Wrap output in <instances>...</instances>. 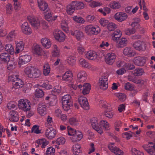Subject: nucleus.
I'll use <instances>...</instances> for the list:
<instances>
[{"mask_svg":"<svg viewBox=\"0 0 155 155\" xmlns=\"http://www.w3.org/2000/svg\"><path fill=\"white\" fill-rule=\"evenodd\" d=\"M24 71L26 76L30 78H38L41 74V72L39 70L31 66H28L26 68Z\"/></svg>","mask_w":155,"mask_h":155,"instance_id":"1","label":"nucleus"},{"mask_svg":"<svg viewBox=\"0 0 155 155\" xmlns=\"http://www.w3.org/2000/svg\"><path fill=\"white\" fill-rule=\"evenodd\" d=\"M85 32L88 35H97L99 34L101 31L100 28L97 25H87L85 28Z\"/></svg>","mask_w":155,"mask_h":155,"instance_id":"2","label":"nucleus"},{"mask_svg":"<svg viewBox=\"0 0 155 155\" xmlns=\"http://www.w3.org/2000/svg\"><path fill=\"white\" fill-rule=\"evenodd\" d=\"M18 106L20 109L27 111L31 110V106L30 102L27 99H22L19 100Z\"/></svg>","mask_w":155,"mask_h":155,"instance_id":"3","label":"nucleus"},{"mask_svg":"<svg viewBox=\"0 0 155 155\" xmlns=\"http://www.w3.org/2000/svg\"><path fill=\"white\" fill-rule=\"evenodd\" d=\"M133 46L136 50L139 51H145L147 47L146 43L140 40L134 42L133 44Z\"/></svg>","mask_w":155,"mask_h":155,"instance_id":"4","label":"nucleus"},{"mask_svg":"<svg viewBox=\"0 0 155 155\" xmlns=\"http://www.w3.org/2000/svg\"><path fill=\"white\" fill-rule=\"evenodd\" d=\"M107 77L106 76H103L100 78L99 80V85L100 88L105 90L108 87Z\"/></svg>","mask_w":155,"mask_h":155,"instance_id":"5","label":"nucleus"},{"mask_svg":"<svg viewBox=\"0 0 155 155\" xmlns=\"http://www.w3.org/2000/svg\"><path fill=\"white\" fill-rule=\"evenodd\" d=\"M91 122L92 126L94 129L100 134L103 133L102 128L101 126L99 124L97 119L96 118H92L91 120Z\"/></svg>","mask_w":155,"mask_h":155,"instance_id":"6","label":"nucleus"},{"mask_svg":"<svg viewBox=\"0 0 155 155\" xmlns=\"http://www.w3.org/2000/svg\"><path fill=\"white\" fill-rule=\"evenodd\" d=\"M27 18L31 25L34 28L37 29L40 27V21L37 17L29 16Z\"/></svg>","mask_w":155,"mask_h":155,"instance_id":"7","label":"nucleus"},{"mask_svg":"<svg viewBox=\"0 0 155 155\" xmlns=\"http://www.w3.org/2000/svg\"><path fill=\"white\" fill-rule=\"evenodd\" d=\"M116 56L114 53H108L105 56V61L108 64L112 65L115 62Z\"/></svg>","mask_w":155,"mask_h":155,"instance_id":"8","label":"nucleus"},{"mask_svg":"<svg viewBox=\"0 0 155 155\" xmlns=\"http://www.w3.org/2000/svg\"><path fill=\"white\" fill-rule=\"evenodd\" d=\"M108 147L112 152L116 155H124L123 151L114 145L113 143H111L109 144Z\"/></svg>","mask_w":155,"mask_h":155,"instance_id":"9","label":"nucleus"},{"mask_svg":"<svg viewBox=\"0 0 155 155\" xmlns=\"http://www.w3.org/2000/svg\"><path fill=\"white\" fill-rule=\"evenodd\" d=\"M57 134L56 130L53 127L47 129L45 131V137L48 139H51L55 137Z\"/></svg>","mask_w":155,"mask_h":155,"instance_id":"10","label":"nucleus"},{"mask_svg":"<svg viewBox=\"0 0 155 155\" xmlns=\"http://www.w3.org/2000/svg\"><path fill=\"white\" fill-rule=\"evenodd\" d=\"M46 107L45 103H40L38 105L37 110L38 113L41 116H43L46 114Z\"/></svg>","mask_w":155,"mask_h":155,"instance_id":"11","label":"nucleus"},{"mask_svg":"<svg viewBox=\"0 0 155 155\" xmlns=\"http://www.w3.org/2000/svg\"><path fill=\"white\" fill-rule=\"evenodd\" d=\"M127 15L124 12H118L114 15V18L117 21L121 22L126 20L127 18Z\"/></svg>","mask_w":155,"mask_h":155,"instance_id":"12","label":"nucleus"},{"mask_svg":"<svg viewBox=\"0 0 155 155\" xmlns=\"http://www.w3.org/2000/svg\"><path fill=\"white\" fill-rule=\"evenodd\" d=\"M146 58L143 57L138 56L135 57L133 60L134 64L139 66H143L146 63Z\"/></svg>","mask_w":155,"mask_h":155,"instance_id":"13","label":"nucleus"},{"mask_svg":"<svg viewBox=\"0 0 155 155\" xmlns=\"http://www.w3.org/2000/svg\"><path fill=\"white\" fill-rule=\"evenodd\" d=\"M78 102L81 106L84 109L87 110L89 109V104L86 97L81 96L78 99Z\"/></svg>","mask_w":155,"mask_h":155,"instance_id":"14","label":"nucleus"},{"mask_svg":"<svg viewBox=\"0 0 155 155\" xmlns=\"http://www.w3.org/2000/svg\"><path fill=\"white\" fill-rule=\"evenodd\" d=\"M48 143V141L45 138L38 139L35 142L36 147H41L42 148H45Z\"/></svg>","mask_w":155,"mask_h":155,"instance_id":"15","label":"nucleus"},{"mask_svg":"<svg viewBox=\"0 0 155 155\" xmlns=\"http://www.w3.org/2000/svg\"><path fill=\"white\" fill-rule=\"evenodd\" d=\"M143 147L150 155H155V144H152V145H145Z\"/></svg>","mask_w":155,"mask_h":155,"instance_id":"16","label":"nucleus"},{"mask_svg":"<svg viewBox=\"0 0 155 155\" xmlns=\"http://www.w3.org/2000/svg\"><path fill=\"white\" fill-rule=\"evenodd\" d=\"M78 87L81 90V88L83 87L82 92L84 95L88 94L89 93L91 89L90 84L87 83H84L83 86L81 84H79Z\"/></svg>","mask_w":155,"mask_h":155,"instance_id":"17","label":"nucleus"},{"mask_svg":"<svg viewBox=\"0 0 155 155\" xmlns=\"http://www.w3.org/2000/svg\"><path fill=\"white\" fill-rule=\"evenodd\" d=\"M54 36L55 39L60 42L63 41L65 38L64 34L61 31H56L54 33Z\"/></svg>","mask_w":155,"mask_h":155,"instance_id":"18","label":"nucleus"},{"mask_svg":"<svg viewBox=\"0 0 155 155\" xmlns=\"http://www.w3.org/2000/svg\"><path fill=\"white\" fill-rule=\"evenodd\" d=\"M123 54L128 57H134L136 54L135 51L130 47H126L123 51Z\"/></svg>","mask_w":155,"mask_h":155,"instance_id":"19","label":"nucleus"},{"mask_svg":"<svg viewBox=\"0 0 155 155\" xmlns=\"http://www.w3.org/2000/svg\"><path fill=\"white\" fill-rule=\"evenodd\" d=\"M21 28L22 32L25 34L29 35L31 33V30L27 22H24L22 25Z\"/></svg>","mask_w":155,"mask_h":155,"instance_id":"20","label":"nucleus"},{"mask_svg":"<svg viewBox=\"0 0 155 155\" xmlns=\"http://www.w3.org/2000/svg\"><path fill=\"white\" fill-rule=\"evenodd\" d=\"M70 33L71 35L74 36L78 40H80L84 36L83 33L78 30H76L74 29L71 30Z\"/></svg>","mask_w":155,"mask_h":155,"instance_id":"21","label":"nucleus"},{"mask_svg":"<svg viewBox=\"0 0 155 155\" xmlns=\"http://www.w3.org/2000/svg\"><path fill=\"white\" fill-rule=\"evenodd\" d=\"M83 137L82 133L79 130H77L75 134L71 137V139L73 142H76L80 141Z\"/></svg>","mask_w":155,"mask_h":155,"instance_id":"22","label":"nucleus"},{"mask_svg":"<svg viewBox=\"0 0 155 155\" xmlns=\"http://www.w3.org/2000/svg\"><path fill=\"white\" fill-rule=\"evenodd\" d=\"M87 79V74L84 71H81L77 75V81L79 82L83 83Z\"/></svg>","mask_w":155,"mask_h":155,"instance_id":"23","label":"nucleus"},{"mask_svg":"<svg viewBox=\"0 0 155 155\" xmlns=\"http://www.w3.org/2000/svg\"><path fill=\"white\" fill-rule=\"evenodd\" d=\"M31 58V57L28 55L21 56L19 58L18 64L21 65L27 63L30 61Z\"/></svg>","mask_w":155,"mask_h":155,"instance_id":"24","label":"nucleus"},{"mask_svg":"<svg viewBox=\"0 0 155 155\" xmlns=\"http://www.w3.org/2000/svg\"><path fill=\"white\" fill-rule=\"evenodd\" d=\"M15 42L16 44V47L15 53V54H17L24 50L25 43L22 41L18 42V41H16Z\"/></svg>","mask_w":155,"mask_h":155,"instance_id":"25","label":"nucleus"},{"mask_svg":"<svg viewBox=\"0 0 155 155\" xmlns=\"http://www.w3.org/2000/svg\"><path fill=\"white\" fill-rule=\"evenodd\" d=\"M86 58L89 60H94L96 59L97 57L96 53L92 50H90L85 54Z\"/></svg>","mask_w":155,"mask_h":155,"instance_id":"26","label":"nucleus"},{"mask_svg":"<svg viewBox=\"0 0 155 155\" xmlns=\"http://www.w3.org/2000/svg\"><path fill=\"white\" fill-rule=\"evenodd\" d=\"M37 2L40 10L47 11L48 5L44 0H38Z\"/></svg>","mask_w":155,"mask_h":155,"instance_id":"27","label":"nucleus"},{"mask_svg":"<svg viewBox=\"0 0 155 155\" xmlns=\"http://www.w3.org/2000/svg\"><path fill=\"white\" fill-rule=\"evenodd\" d=\"M73 75L71 71L66 72L62 76V79L63 81H70L72 80Z\"/></svg>","mask_w":155,"mask_h":155,"instance_id":"28","label":"nucleus"},{"mask_svg":"<svg viewBox=\"0 0 155 155\" xmlns=\"http://www.w3.org/2000/svg\"><path fill=\"white\" fill-rule=\"evenodd\" d=\"M19 119L18 115L17 112L11 111L9 114V120L12 122H17Z\"/></svg>","mask_w":155,"mask_h":155,"instance_id":"29","label":"nucleus"},{"mask_svg":"<svg viewBox=\"0 0 155 155\" xmlns=\"http://www.w3.org/2000/svg\"><path fill=\"white\" fill-rule=\"evenodd\" d=\"M79 64L81 66L84 68L90 69L91 67V64L83 58H81L79 59Z\"/></svg>","mask_w":155,"mask_h":155,"instance_id":"30","label":"nucleus"},{"mask_svg":"<svg viewBox=\"0 0 155 155\" xmlns=\"http://www.w3.org/2000/svg\"><path fill=\"white\" fill-rule=\"evenodd\" d=\"M41 42L43 46L46 48H49L51 46V42L50 40L47 38H42L41 40Z\"/></svg>","mask_w":155,"mask_h":155,"instance_id":"31","label":"nucleus"},{"mask_svg":"<svg viewBox=\"0 0 155 155\" xmlns=\"http://www.w3.org/2000/svg\"><path fill=\"white\" fill-rule=\"evenodd\" d=\"M127 40L126 38H122L119 42L116 44V47L118 48H122L127 45Z\"/></svg>","mask_w":155,"mask_h":155,"instance_id":"32","label":"nucleus"},{"mask_svg":"<svg viewBox=\"0 0 155 155\" xmlns=\"http://www.w3.org/2000/svg\"><path fill=\"white\" fill-rule=\"evenodd\" d=\"M72 150L74 155H78L81 151V146L78 143L76 144L73 146Z\"/></svg>","mask_w":155,"mask_h":155,"instance_id":"33","label":"nucleus"},{"mask_svg":"<svg viewBox=\"0 0 155 155\" xmlns=\"http://www.w3.org/2000/svg\"><path fill=\"white\" fill-rule=\"evenodd\" d=\"M10 56L9 54L4 52L2 53L0 55V58L1 61L5 62L9 61L10 59Z\"/></svg>","mask_w":155,"mask_h":155,"instance_id":"34","label":"nucleus"},{"mask_svg":"<svg viewBox=\"0 0 155 155\" xmlns=\"http://www.w3.org/2000/svg\"><path fill=\"white\" fill-rule=\"evenodd\" d=\"M72 4L74 6V8L76 10L82 9L84 6L83 3L81 2L73 1L72 2Z\"/></svg>","mask_w":155,"mask_h":155,"instance_id":"35","label":"nucleus"},{"mask_svg":"<svg viewBox=\"0 0 155 155\" xmlns=\"http://www.w3.org/2000/svg\"><path fill=\"white\" fill-rule=\"evenodd\" d=\"M7 62V68L8 70H12L15 68L17 63L15 60H9Z\"/></svg>","mask_w":155,"mask_h":155,"instance_id":"36","label":"nucleus"},{"mask_svg":"<svg viewBox=\"0 0 155 155\" xmlns=\"http://www.w3.org/2000/svg\"><path fill=\"white\" fill-rule=\"evenodd\" d=\"M109 6L113 9H117L120 8L121 5L118 2L113 1L110 3Z\"/></svg>","mask_w":155,"mask_h":155,"instance_id":"37","label":"nucleus"},{"mask_svg":"<svg viewBox=\"0 0 155 155\" xmlns=\"http://www.w3.org/2000/svg\"><path fill=\"white\" fill-rule=\"evenodd\" d=\"M13 87L12 89L14 88L15 89L20 88L22 87L23 85V82L21 80L19 79L18 80H17L15 82H13Z\"/></svg>","mask_w":155,"mask_h":155,"instance_id":"38","label":"nucleus"},{"mask_svg":"<svg viewBox=\"0 0 155 155\" xmlns=\"http://www.w3.org/2000/svg\"><path fill=\"white\" fill-rule=\"evenodd\" d=\"M33 50L34 53L38 55H41L43 51L42 48L40 45L37 44H35L34 46Z\"/></svg>","mask_w":155,"mask_h":155,"instance_id":"39","label":"nucleus"},{"mask_svg":"<svg viewBox=\"0 0 155 155\" xmlns=\"http://www.w3.org/2000/svg\"><path fill=\"white\" fill-rule=\"evenodd\" d=\"M17 35V32L14 30L11 31L7 36V38L9 41H12Z\"/></svg>","mask_w":155,"mask_h":155,"instance_id":"40","label":"nucleus"},{"mask_svg":"<svg viewBox=\"0 0 155 155\" xmlns=\"http://www.w3.org/2000/svg\"><path fill=\"white\" fill-rule=\"evenodd\" d=\"M100 125L102 129H104L105 130H108L109 129V125L108 122L106 120H101L100 123Z\"/></svg>","mask_w":155,"mask_h":155,"instance_id":"41","label":"nucleus"},{"mask_svg":"<svg viewBox=\"0 0 155 155\" xmlns=\"http://www.w3.org/2000/svg\"><path fill=\"white\" fill-rule=\"evenodd\" d=\"M144 73L143 69L140 68H136L133 71V74L136 76H139L142 75Z\"/></svg>","mask_w":155,"mask_h":155,"instance_id":"42","label":"nucleus"},{"mask_svg":"<svg viewBox=\"0 0 155 155\" xmlns=\"http://www.w3.org/2000/svg\"><path fill=\"white\" fill-rule=\"evenodd\" d=\"M5 49L6 51L10 54H12L14 52L13 47L11 44H7L5 47Z\"/></svg>","mask_w":155,"mask_h":155,"instance_id":"43","label":"nucleus"},{"mask_svg":"<svg viewBox=\"0 0 155 155\" xmlns=\"http://www.w3.org/2000/svg\"><path fill=\"white\" fill-rule=\"evenodd\" d=\"M62 107L64 110L68 111L69 110L72 106V101L68 102L66 103H62Z\"/></svg>","mask_w":155,"mask_h":155,"instance_id":"44","label":"nucleus"},{"mask_svg":"<svg viewBox=\"0 0 155 155\" xmlns=\"http://www.w3.org/2000/svg\"><path fill=\"white\" fill-rule=\"evenodd\" d=\"M75 9L72 2L67 6L66 11L68 14L71 15L74 12Z\"/></svg>","mask_w":155,"mask_h":155,"instance_id":"45","label":"nucleus"},{"mask_svg":"<svg viewBox=\"0 0 155 155\" xmlns=\"http://www.w3.org/2000/svg\"><path fill=\"white\" fill-rule=\"evenodd\" d=\"M137 31L135 28H127L125 30V33L126 35L130 36L136 33Z\"/></svg>","mask_w":155,"mask_h":155,"instance_id":"46","label":"nucleus"},{"mask_svg":"<svg viewBox=\"0 0 155 155\" xmlns=\"http://www.w3.org/2000/svg\"><path fill=\"white\" fill-rule=\"evenodd\" d=\"M50 68L49 65L48 63L45 64L43 66V73L44 75L47 76L50 73Z\"/></svg>","mask_w":155,"mask_h":155,"instance_id":"47","label":"nucleus"},{"mask_svg":"<svg viewBox=\"0 0 155 155\" xmlns=\"http://www.w3.org/2000/svg\"><path fill=\"white\" fill-rule=\"evenodd\" d=\"M61 92V87L58 86L55 87L51 91L52 94L54 96L57 95Z\"/></svg>","mask_w":155,"mask_h":155,"instance_id":"48","label":"nucleus"},{"mask_svg":"<svg viewBox=\"0 0 155 155\" xmlns=\"http://www.w3.org/2000/svg\"><path fill=\"white\" fill-rule=\"evenodd\" d=\"M35 97L37 98H41L44 95L43 91L39 88H37L35 92Z\"/></svg>","mask_w":155,"mask_h":155,"instance_id":"49","label":"nucleus"},{"mask_svg":"<svg viewBox=\"0 0 155 155\" xmlns=\"http://www.w3.org/2000/svg\"><path fill=\"white\" fill-rule=\"evenodd\" d=\"M61 28L62 30L66 33H68L69 29L68 24L65 21H63L61 24Z\"/></svg>","mask_w":155,"mask_h":155,"instance_id":"50","label":"nucleus"},{"mask_svg":"<svg viewBox=\"0 0 155 155\" xmlns=\"http://www.w3.org/2000/svg\"><path fill=\"white\" fill-rule=\"evenodd\" d=\"M31 132L36 134L41 133V130H39V126L37 125H34L31 129Z\"/></svg>","mask_w":155,"mask_h":155,"instance_id":"51","label":"nucleus"},{"mask_svg":"<svg viewBox=\"0 0 155 155\" xmlns=\"http://www.w3.org/2000/svg\"><path fill=\"white\" fill-rule=\"evenodd\" d=\"M99 105L103 108L110 109V105L108 104L107 102L104 100H101L99 101Z\"/></svg>","mask_w":155,"mask_h":155,"instance_id":"52","label":"nucleus"},{"mask_svg":"<svg viewBox=\"0 0 155 155\" xmlns=\"http://www.w3.org/2000/svg\"><path fill=\"white\" fill-rule=\"evenodd\" d=\"M62 103H66L68 102L72 101L71 97L69 94H67L62 97Z\"/></svg>","mask_w":155,"mask_h":155,"instance_id":"53","label":"nucleus"},{"mask_svg":"<svg viewBox=\"0 0 155 155\" xmlns=\"http://www.w3.org/2000/svg\"><path fill=\"white\" fill-rule=\"evenodd\" d=\"M70 124L72 125L76 126L78 124V120L75 117L70 118L69 120Z\"/></svg>","mask_w":155,"mask_h":155,"instance_id":"54","label":"nucleus"},{"mask_svg":"<svg viewBox=\"0 0 155 155\" xmlns=\"http://www.w3.org/2000/svg\"><path fill=\"white\" fill-rule=\"evenodd\" d=\"M73 18L75 21L79 23L83 24L85 22L84 20L81 17L75 16Z\"/></svg>","mask_w":155,"mask_h":155,"instance_id":"55","label":"nucleus"},{"mask_svg":"<svg viewBox=\"0 0 155 155\" xmlns=\"http://www.w3.org/2000/svg\"><path fill=\"white\" fill-rule=\"evenodd\" d=\"M55 149L52 147H50L47 148L46 154L48 155H54L55 153Z\"/></svg>","mask_w":155,"mask_h":155,"instance_id":"56","label":"nucleus"},{"mask_svg":"<svg viewBox=\"0 0 155 155\" xmlns=\"http://www.w3.org/2000/svg\"><path fill=\"white\" fill-rule=\"evenodd\" d=\"M18 76L15 74H12L9 75L8 76L9 80L10 81L15 82L17 80H18L20 79L18 77Z\"/></svg>","mask_w":155,"mask_h":155,"instance_id":"57","label":"nucleus"},{"mask_svg":"<svg viewBox=\"0 0 155 155\" xmlns=\"http://www.w3.org/2000/svg\"><path fill=\"white\" fill-rule=\"evenodd\" d=\"M131 151L132 155H144L143 153L135 148H132Z\"/></svg>","mask_w":155,"mask_h":155,"instance_id":"58","label":"nucleus"},{"mask_svg":"<svg viewBox=\"0 0 155 155\" xmlns=\"http://www.w3.org/2000/svg\"><path fill=\"white\" fill-rule=\"evenodd\" d=\"M127 78L129 81H132L135 83L138 84L140 82V81L139 80L137 79L134 76L130 75L128 76Z\"/></svg>","mask_w":155,"mask_h":155,"instance_id":"59","label":"nucleus"},{"mask_svg":"<svg viewBox=\"0 0 155 155\" xmlns=\"http://www.w3.org/2000/svg\"><path fill=\"white\" fill-rule=\"evenodd\" d=\"M53 54L54 56L57 57L59 56L60 54V51L58 49V47L56 45H53Z\"/></svg>","mask_w":155,"mask_h":155,"instance_id":"60","label":"nucleus"},{"mask_svg":"<svg viewBox=\"0 0 155 155\" xmlns=\"http://www.w3.org/2000/svg\"><path fill=\"white\" fill-rule=\"evenodd\" d=\"M68 134L69 136H73L75 134L77 130H74L70 126L67 127Z\"/></svg>","mask_w":155,"mask_h":155,"instance_id":"61","label":"nucleus"},{"mask_svg":"<svg viewBox=\"0 0 155 155\" xmlns=\"http://www.w3.org/2000/svg\"><path fill=\"white\" fill-rule=\"evenodd\" d=\"M110 109H107L104 112V116L109 118H111L113 115V114L112 112L110 110H109Z\"/></svg>","mask_w":155,"mask_h":155,"instance_id":"62","label":"nucleus"},{"mask_svg":"<svg viewBox=\"0 0 155 155\" xmlns=\"http://www.w3.org/2000/svg\"><path fill=\"white\" fill-rule=\"evenodd\" d=\"M116 25L114 23L111 22L108 23L107 26V29L109 31H111L114 30L116 28Z\"/></svg>","mask_w":155,"mask_h":155,"instance_id":"63","label":"nucleus"},{"mask_svg":"<svg viewBox=\"0 0 155 155\" xmlns=\"http://www.w3.org/2000/svg\"><path fill=\"white\" fill-rule=\"evenodd\" d=\"M86 19L87 21L90 23L94 22L96 20V18L95 16L91 15H88Z\"/></svg>","mask_w":155,"mask_h":155,"instance_id":"64","label":"nucleus"}]
</instances>
